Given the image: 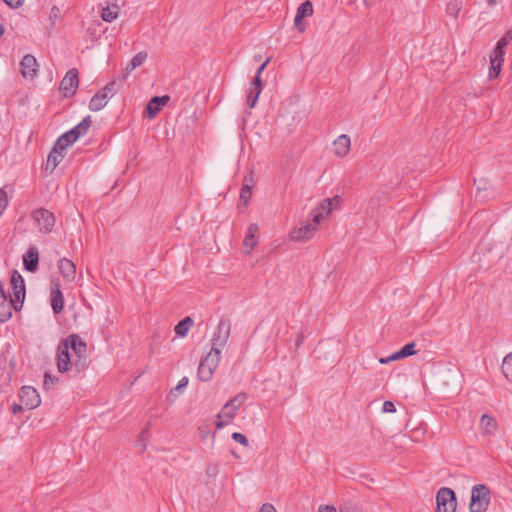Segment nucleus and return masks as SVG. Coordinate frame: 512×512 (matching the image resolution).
Returning <instances> with one entry per match:
<instances>
[{"mask_svg": "<svg viewBox=\"0 0 512 512\" xmlns=\"http://www.w3.org/2000/svg\"><path fill=\"white\" fill-rule=\"evenodd\" d=\"M342 204L343 200L339 195L321 199L306 220L300 221L289 230L288 240L292 243H306L312 240L321 229V225L330 218L333 211L341 209Z\"/></svg>", "mask_w": 512, "mask_h": 512, "instance_id": "obj_1", "label": "nucleus"}, {"mask_svg": "<svg viewBox=\"0 0 512 512\" xmlns=\"http://www.w3.org/2000/svg\"><path fill=\"white\" fill-rule=\"evenodd\" d=\"M86 357V343L78 335H69L57 348V370L60 373H66L73 367L79 368Z\"/></svg>", "mask_w": 512, "mask_h": 512, "instance_id": "obj_2", "label": "nucleus"}, {"mask_svg": "<svg viewBox=\"0 0 512 512\" xmlns=\"http://www.w3.org/2000/svg\"><path fill=\"white\" fill-rule=\"evenodd\" d=\"M92 124L90 116H86L77 126L61 135L55 142L52 151L48 155L47 160H57L63 157V152L75 143L80 137L85 136Z\"/></svg>", "mask_w": 512, "mask_h": 512, "instance_id": "obj_3", "label": "nucleus"}, {"mask_svg": "<svg viewBox=\"0 0 512 512\" xmlns=\"http://www.w3.org/2000/svg\"><path fill=\"white\" fill-rule=\"evenodd\" d=\"M246 401V393H238L231 397L218 412L214 423L215 428L221 430L230 424L236 418L239 410L244 406Z\"/></svg>", "mask_w": 512, "mask_h": 512, "instance_id": "obj_4", "label": "nucleus"}, {"mask_svg": "<svg viewBox=\"0 0 512 512\" xmlns=\"http://www.w3.org/2000/svg\"><path fill=\"white\" fill-rule=\"evenodd\" d=\"M491 502V492L484 484H477L471 488L469 512H486Z\"/></svg>", "mask_w": 512, "mask_h": 512, "instance_id": "obj_5", "label": "nucleus"}, {"mask_svg": "<svg viewBox=\"0 0 512 512\" xmlns=\"http://www.w3.org/2000/svg\"><path fill=\"white\" fill-rule=\"evenodd\" d=\"M221 351L219 348H212L200 361L198 377L202 381H209L220 363Z\"/></svg>", "mask_w": 512, "mask_h": 512, "instance_id": "obj_6", "label": "nucleus"}, {"mask_svg": "<svg viewBox=\"0 0 512 512\" xmlns=\"http://www.w3.org/2000/svg\"><path fill=\"white\" fill-rule=\"evenodd\" d=\"M31 220L37 232L43 234L50 233L56 222L54 214L44 208L34 210L31 213Z\"/></svg>", "mask_w": 512, "mask_h": 512, "instance_id": "obj_7", "label": "nucleus"}, {"mask_svg": "<svg viewBox=\"0 0 512 512\" xmlns=\"http://www.w3.org/2000/svg\"><path fill=\"white\" fill-rule=\"evenodd\" d=\"M436 512H455L457 499L455 492L447 487L440 488L436 494Z\"/></svg>", "mask_w": 512, "mask_h": 512, "instance_id": "obj_8", "label": "nucleus"}, {"mask_svg": "<svg viewBox=\"0 0 512 512\" xmlns=\"http://www.w3.org/2000/svg\"><path fill=\"white\" fill-rule=\"evenodd\" d=\"M79 87V73L76 68L70 69L60 83V92L64 97L75 95Z\"/></svg>", "mask_w": 512, "mask_h": 512, "instance_id": "obj_9", "label": "nucleus"}, {"mask_svg": "<svg viewBox=\"0 0 512 512\" xmlns=\"http://www.w3.org/2000/svg\"><path fill=\"white\" fill-rule=\"evenodd\" d=\"M260 239V226L257 223H251L246 231L243 240V249L245 254H250L258 245Z\"/></svg>", "mask_w": 512, "mask_h": 512, "instance_id": "obj_10", "label": "nucleus"}, {"mask_svg": "<svg viewBox=\"0 0 512 512\" xmlns=\"http://www.w3.org/2000/svg\"><path fill=\"white\" fill-rule=\"evenodd\" d=\"M19 398L27 409H35L41 404V397L32 386H23L19 392Z\"/></svg>", "mask_w": 512, "mask_h": 512, "instance_id": "obj_11", "label": "nucleus"}, {"mask_svg": "<svg viewBox=\"0 0 512 512\" xmlns=\"http://www.w3.org/2000/svg\"><path fill=\"white\" fill-rule=\"evenodd\" d=\"M10 282L13 290L11 297L14 298L16 305H22L25 299V283L23 277L17 271H13Z\"/></svg>", "mask_w": 512, "mask_h": 512, "instance_id": "obj_12", "label": "nucleus"}, {"mask_svg": "<svg viewBox=\"0 0 512 512\" xmlns=\"http://www.w3.org/2000/svg\"><path fill=\"white\" fill-rule=\"evenodd\" d=\"M57 268L65 282L71 283L75 280L77 270L73 261L68 258H61L58 261Z\"/></svg>", "mask_w": 512, "mask_h": 512, "instance_id": "obj_13", "label": "nucleus"}, {"mask_svg": "<svg viewBox=\"0 0 512 512\" xmlns=\"http://www.w3.org/2000/svg\"><path fill=\"white\" fill-rule=\"evenodd\" d=\"M479 429L485 437L494 436L498 430V422L491 414H483L479 420Z\"/></svg>", "mask_w": 512, "mask_h": 512, "instance_id": "obj_14", "label": "nucleus"}, {"mask_svg": "<svg viewBox=\"0 0 512 512\" xmlns=\"http://www.w3.org/2000/svg\"><path fill=\"white\" fill-rule=\"evenodd\" d=\"M112 91V88L108 85L99 90L90 100L89 109L91 111H99L104 108L107 104V99L109 93Z\"/></svg>", "mask_w": 512, "mask_h": 512, "instance_id": "obj_15", "label": "nucleus"}, {"mask_svg": "<svg viewBox=\"0 0 512 512\" xmlns=\"http://www.w3.org/2000/svg\"><path fill=\"white\" fill-rule=\"evenodd\" d=\"M22 305H16L14 298L8 299L7 296L0 297V322L8 321L12 316L13 310H19Z\"/></svg>", "mask_w": 512, "mask_h": 512, "instance_id": "obj_16", "label": "nucleus"}, {"mask_svg": "<svg viewBox=\"0 0 512 512\" xmlns=\"http://www.w3.org/2000/svg\"><path fill=\"white\" fill-rule=\"evenodd\" d=\"M170 97L168 95H164L161 97H153L145 110V115L148 118H154L162 109L163 107L169 102Z\"/></svg>", "mask_w": 512, "mask_h": 512, "instance_id": "obj_17", "label": "nucleus"}, {"mask_svg": "<svg viewBox=\"0 0 512 512\" xmlns=\"http://www.w3.org/2000/svg\"><path fill=\"white\" fill-rule=\"evenodd\" d=\"M38 63L34 56L25 55L21 61V74L25 78H34L37 74Z\"/></svg>", "mask_w": 512, "mask_h": 512, "instance_id": "obj_18", "label": "nucleus"}, {"mask_svg": "<svg viewBox=\"0 0 512 512\" xmlns=\"http://www.w3.org/2000/svg\"><path fill=\"white\" fill-rule=\"evenodd\" d=\"M350 146H351L350 138L345 134L340 135L333 142V145H332L334 155L338 158L345 157L350 150Z\"/></svg>", "mask_w": 512, "mask_h": 512, "instance_id": "obj_19", "label": "nucleus"}, {"mask_svg": "<svg viewBox=\"0 0 512 512\" xmlns=\"http://www.w3.org/2000/svg\"><path fill=\"white\" fill-rule=\"evenodd\" d=\"M51 306L55 313H60L64 308V298L58 282L51 286Z\"/></svg>", "mask_w": 512, "mask_h": 512, "instance_id": "obj_20", "label": "nucleus"}, {"mask_svg": "<svg viewBox=\"0 0 512 512\" xmlns=\"http://www.w3.org/2000/svg\"><path fill=\"white\" fill-rule=\"evenodd\" d=\"M39 262V252L35 247H30L23 255L24 268L29 272L36 271Z\"/></svg>", "mask_w": 512, "mask_h": 512, "instance_id": "obj_21", "label": "nucleus"}, {"mask_svg": "<svg viewBox=\"0 0 512 512\" xmlns=\"http://www.w3.org/2000/svg\"><path fill=\"white\" fill-rule=\"evenodd\" d=\"M313 14V5L309 0L304 1L298 8L295 17V25L299 27V22L305 17H309Z\"/></svg>", "mask_w": 512, "mask_h": 512, "instance_id": "obj_22", "label": "nucleus"}, {"mask_svg": "<svg viewBox=\"0 0 512 512\" xmlns=\"http://www.w3.org/2000/svg\"><path fill=\"white\" fill-rule=\"evenodd\" d=\"M120 8L117 4L112 3L104 7L101 11V18L105 22H112L119 16Z\"/></svg>", "mask_w": 512, "mask_h": 512, "instance_id": "obj_23", "label": "nucleus"}, {"mask_svg": "<svg viewBox=\"0 0 512 512\" xmlns=\"http://www.w3.org/2000/svg\"><path fill=\"white\" fill-rule=\"evenodd\" d=\"M193 324V320L190 317H186L175 326V333L180 337H185Z\"/></svg>", "mask_w": 512, "mask_h": 512, "instance_id": "obj_24", "label": "nucleus"}, {"mask_svg": "<svg viewBox=\"0 0 512 512\" xmlns=\"http://www.w3.org/2000/svg\"><path fill=\"white\" fill-rule=\"evenodd\" d=\"M501 368L505 378L512 383V352L504 357Z\"/></svg>", "mask_w": 512, "mask_h": 512, "instance_id": "obj_25", "label": "nucleus"}, {"mask_svg": "<svg viewBox=\"0 0 512 512\" xmlns=\"http://www.w3.org/2000/svg\"><path fill=\"white\" fill-rule=\"evenodd\" d=\"M415 346H416V344L414 342L405 344L400 350H398L396 352L398 359L401 360L406 357L415 355L416 354Z\"/></svg>", "mask_w": 512, "mask_h": 512, "instance_id": "obj_26", "label": "nucleus"}, {"mask_svg": "<svg viewBox=\"0 0 512 512\" xmlns=\"http://www.w3.org/2000/svg\"><path fill=\"white\" fill-rule=\"evenodd\" d=\"M146 59H147V53L146 52H139V53H137L132 58L130 63L128 64L127 69L128 70H133L136 67L141 66L146 61Z\"/></svg>", "mask_w": 512, "mask_h": 512, "instance_id": "obj_27", "label": "nucleus"}, {"mask_svg": "<svg viewBox=\"0 0 512 512\" xmlns=\"http://www.w3.org/2000/svg\"><path fill=\"white\" fill-rule=\"evenodd\" d=\"M253 85L256 88V94H255L254 98L251 97V94L248 96V101L250 102L249 103L250 107H253L255 105V102H256L259 94L261 93V89H262V82H261L260 76H258L257 74L253 80Z\"/></svg>", "mask_w": 512, "mask_h": 512, "instance_id": "obj_28", "label": "nucleus"}, {"mask_svg": "<svg viewBox=\"0 0 512 512\" xmlns=\"http://www.w3.org/2000/svg\"><path fill=\"white\" fill-rule=\"evenodd\" d=\"M188 385V378L183 377L179 383L170 391L169 396L178 397L184 392V389Z\"/></svg>", "mask_w": 512, "mask_h": 512, "instance_id": "obj_29", "label": "nucleus"}, {"mask_svg": "<svg viewBox=\"0 0 512 512\" xmlns=\"http://www.w3.org/2000/svg\"><path fill=\"white\" fill-rule=\"evenodd\" d=\"M490 64L488 77L489 79H496L501 72L503 62H490Z\"/></svg>", "mask_w": 512, "mask_h": 512, "instance_id": "obj_30", "label": "nucleus"}, {"mask_svg": "<svg viewBox=\"0 0 512 512\" xmlns=\"http://www.w3.org/2000/svg\"><path fill=\"white\" fill-rule=\"evenodd\" d=\"M252 190L253 189H251V188H245V187L241 188L240 204L243 205L244 207L248 206L249 200L252 197Z\"/></svg>", "mask_w": 512, "mask_h": 512, "instance_id": "obj_31", "label": "nucleus"}, {"mask_svg": "<svg viewBox=\"0 0 512 512\" xmlns=\"http://www.w3.org/2000/svg\"><path fill=\"white\" fill-rule=\"evenodd\" d=\"M505 50L494 48L490 55V62H504Z\"/></svg>", "mask_w": 512, "mask_h": 512, "instance_id": "obj_32", "label": "nucleus"}, {"mask_svg": "<svg viewBox=\"0 0 512 512\" xmlns=\"http://www.w3.org/2000/svg\"><path fill=\"white\" fill-rule=\"evenodd\" d=\"M57 382H58V378L57 377L52 376V375H50L48 373L45 374L44 382H43V385H44L45 389L52 388Z\"/></svg>", "mask_w": 512, "mask_h": 512, "instance_id": "obj_33", "label": "nucleus"}, {"mask_svg": "<svg viewBox=\"0 0 512 512\" xmlns=\"http://www.w3.org/2000/svg\"><path fill=\"white\" fill-rule=\"evenodd\" d=\"M232 439L235 442L241 444L244 447H247L248 444H249L248 439L246 438V436L243 435L242 433H239V432L232 433Z\"/></svg>", "mask_w": 512, "mask_h": 512, "instance_id": "obj_34", "label": "nucleus"}, {"mask_svg": "<svg viewBox=\"0 0 512 512\" xmlns=\"http://www.w3.org/2000/svg\"><path fill=\"white\" fill-rule=\"evenodd\" d=\"M255 184H256L255 176L252 173H250L244 177L242 187L253 189Z\"/></svg>", "mask_w": 512, "mask_h": 512, "instance_id": "obj_35", "label": "nucleus"}, {"mask_svg": "<svg viewBox=\"0 0 512 512\" xmlns=\"http://www.w3.org/2000/svg\"><path fill=\"white\" fill-rule=\"evenodd\" d=\"M56 167L57 162H45L41 169L45 174H50L56 169Z\"/></svg>", "mask_w": 512, "mask_h": 512, "instance_id": "obj_36", "label": "nucleus"}, {"mask_svg": "<svg viewBox=\"0 0 512 512\" xmlns=\"http://www.w3.org/2000/svg\"><path fill=\"white\" fill-rule=\"evenodd\" d=\"M382 411L384 413H394L396 412V407L393 402L385 401L382 405Z\"/></svg>", "mask_w": 512, "mask_h": 512, "instance_id": "obj_37", "label": "nucleus"}, {"mask_svg": "<svg viewBox=\"0 0 512 512\" xmlns=\"http://www.w3.org/2000/svg\"><path fill=\"white\" fill-rule=\"evenodd\" d=\"M257 512H277V510L271 503H264Z\"/></svg>", "mask_w": 512, "mask_h": 512, "instance_id": "obj_38", "label": "nucleus"}, {"mask_svg": "<svg viewBox=\"0 0 512 512\" xmlns=\"http://www.w3.org/2000/svg\"><path fill=\"white\" fill-rule=\"evenodd\" d=\"M398 360H399V359H398L397 354H396V352H395V353L391 354V355H390V356H388V357L380 358V359H379V362H380L381 364H388V363H390V362H392V361H398Z\"/></svg>", "mask_w": 512, "mask_h": 512, "instance_id": "obj_39", "label": "nucleus"}, {"mask_svg": "<svg viewBox=\"0 0 512 512\" xmlns=\"http://www.w3.org/2000/svg\"><path fill=\"white\" fill-rule=\"evenodd\" d=\"M9 7L18 8L23 5L24 0H3Z\"/></svg>", "mask_w": 512, "mask_h": 512, "instance_id": "obj_40", "label": "nucleus"}, {"mask_svg": "<svg viewBox=\"0 0 512 512\" xmlns=\"http://www.w3.org/2000/svg\"><path fill=\"white\" fill-rule=\"evenodd\" d=\"M318 512H337L336 508L333 506H320Z\"/></svg>", "mask_w": 512, "mask_h": 512, "instance_id": "obj_41", "label": "nucleus"}, {"mask_svg": "<svg viewBox=\"0 0 512 512\" xmlns=\"http://www.w3.org/2000/svg\"><path fill=\"white\" fill-rule=\"evenodd\" d=\"M509 44V42L506 41V39L501 38L498 42L496 47L499 49L505 50L506 46Z\"/></svg>", "mask_w": 512, "mask_h": 512, "instance_id": "obj_42", "label": "nucleus"}, {"mask_svg": "<svg viewBox=\"0 0 512 512\" xmlns=\"http://www.w3.org/2000/svg\"><path fill=\"white\" fill-rule=\"evenodd\" d=\"M270 59H267L257 70L256 74L258 76L261 75V73L263 72V70L266 68L267 64L269 63Z\"/></svg>", "mask_w": 512, "mask_h": 512, "instance_id": "obj_43", "label": "nucleus"}, {"mask_svg": "<svg viewBox=\"0 0 512 512\" xmlns=\"http://www.w3.org/2000/svg\"><path fill=\"white\" fill-rule=\"evenodd\" d=\"M502 38L506 39L507 42H510L512 40V29L507 31Z\"/></svg>", "mask_w": 512, "mask_h": 512, "instance_id": "obj_44", "label": "nucleus"}, {"mask_svg": "<svg viewBox=\"0 0 512 512\" xmlns=\"http://www.w3.org/2000/svg\"><path fill=\"white\" fill-rule=\"evenodd\" d=\"M502 38L506 39L507 42H510L512 40V29L507 31Z\"/></svg>", "mask_w": 512, "mask_h": 512, "instance_id": "obj_45", "label": "nucleus"}, {"mask_svg": "<svg viewBox=\"0 0 512 512\" xmlns=\"http://www.w3.org/2000/svg\"><path fill=\"white\" fill-rule=\"evenodd\" d=\"M11 409L14 414H17L22 410V406L14 404Z\"/></svg>", "mask_w": 512, "mask_h": 512, "instance_id": "obj_46", "label": "nucleus"}, {"mask_svg": "<svg viewBox=\"0 0 512 512\" xmlns=\"http://www.w3.org/2000/svg\"><path fill=\"white\" fill-rule=\"evenodd\" d=\"M300 32H303L305 30V24L301 21L299 22V27H297Z\"/></svg>", "mask_w": 512, "mask_h": 512, "instance_id": "obj_47", "label": "nucleus"}, {"mask_svg": "<svg viewBox=\"0 0 512 512\" xmlns=\"http://www.w3.org/2000/svg\"><path fill=\"white\" fill-rule=\"evenodd\" d=\"M497 0H487V2L490 4V5H493L496 3Z\"/></svg>", "mask_w": 512, "mask_h": 512, "instance_id": "obj_48", "label": "nucleus"}]
</instances>
